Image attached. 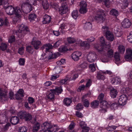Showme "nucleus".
Returning <instances> with one entry per match:
<instances>
[{"label":"nucleus","instance_id":"obj_1","mask_svg":"<svg viewBox=\"0 0 132 132\" xmlns=\"http://www.w3.org/2000/svg\"><path fill=\"white\" fill-rule=\"evenodd\" d=\"M100 42L101 44V45L100 46L98 44L94 46V48L99 52L104 53L105 52L103 50L104 49V47L108 49H110V45L109 43L108 44H106L105 40L103 36L101 37Z\"/></svg>","mask_w":132,"mask_h":132},{"label":"nucleus","instance_id":"obj_2","mask_svg":"<svg viewBox=\"0 0 132 132\" xmlns=\"http://www.w3.org/2000/svg\"><path fill=\"white\" fill-rule=\"evenodd\" d=\"M94 12L96 14L95 17V19L97 22H103L104 20L105 17L103 11L101 9L95 10Z\"/></svg>","mask_w":132,"mask_h":132},{"label":"nucleus","instance_id":"obj_3","mask_svg":"<svg viewBox=\"0 0 132 132\" xmlns=\"http://www.w3.org/2000/svg\"><path fill=\"white\" fill-rule=\"evenodd\" d=\"M50 90L51 92L46 96L47 99L50 100H52L54 98V94L59 95L63 91L61 86L56 87L55 89H51Z\"/></svg>","mask_w":132,"mask_h":132},{"label":"nucleus","instance_id":"obj_4","mask_svg":"<svg viewBox=\"0 0 132 132\" xmlns=\"http://www.w3.org/2000/svg\"><path fill=\"white\" fill-rule=\"evenodd\" d=\"M67 40L68 42L69 43H72L76 42V44H79L80 43V45L81 46L84 47L87 49H88L89 48L90 45L86 41L81 42L80 40H79V41H77L74 38L71 37L68 38Z\"/></svg>","mask_w":132,"mask_h":132},{"label":"nucleus","instance_id":"obj_5","mask_svg":"<svg viewBox=\"0 0 132 132\" xmlns=\"http://www.w3.org/2000/svg\"><path fill=\"white\" fill-rule=\"evenodd\" d=\"M30 30L28 28L25 27V25L22 24L21 25L19 28V30L17 32V33L18 34L19 36L22 37L23 36L29 32Z\"/></svg>","mask_w":132,"mask_h":132},{"label":"nucleus","instance_id":"obj_6","mask_svg":"<svg viewBox=\"0 0 132 132\" xmlns=\"http://www.w3.org/2000/svg\"><path fill=\"white\" fill-rule=\"evenodd\" d=\"M18 116L20 119H24L27 121H29L32 118L31 114L24 111H20L18 113Z\"/></svg>","mask_w":132,"mask_h":132},{"label":"nucleus","instance_id":"obj_7","mask_svg":"<svg viewBox=\"0 0 132 132\" xmlns=\"http://www.w3.org/2000/svg\"><path fill=\"white\" fill-rule=\"evenodd\" d=\"M103 50H104V49ZM104 51L105 52L104 53H102V52L100 53L103 54V55L102 56L101 58V61L103 62H106L108 61V58H111L113 57V53L112 50H110L108 51L106 55H104V54H105V51Z\"/></svg>","mask_w":132,"mask_h":132},{"label":"nucleus","instance_id":"obj_8","mask_svg":"<svg viewBox=\"0 0 132 132\" xmlns=\"http://www.w3.org/2000/svg\"><path fill=\"white\" fill-rule=\"evenodd\" d=\"M43 126H44L47 128H49L52 132H55L59 130V127L56 125H53L47 122H45L43 124Z\"/></svg>","mask_w":132,"mask_h":132},{"label":"nucleus","instance_id":"obj_9","mask_svg":"<svg viewBox=\"0 0 132 132\" xmlns=\"http://www.w3.org/2000/svg\"><path fill=\"white\" fill-rule=\"evenodd\" d=\"M21 7L23 12L26 14L29 13L32 10L31 6L26 3H23L21 5Z\"/></svg>","mask_w":132,"mask_h":132},{"label":"nucleus","instance_id":"obj_10","mask_svg":"<svg viewBox=\"0 0 132 132\" xmlns=\"http://www.w3.org/2000/svg\"><path fill=\"white\" fill-rule=\"evenodd\" d=\"M31 44L36 50H38L42 45L41 42L37 40L35 37H33L31 42Z\"/></svg>","mask_w":132,"mask_h":132},{"label":"nucleus","instance_id":"obj_11","mask_svg":"<svg viewBox=\"0 0 132 132\" xmlns=\"http://www.w3.org/2000/svg\"><path fill=\"white\" fill-rule=\"evenodd\" d=\"M96 58L97 55L95 52H90L87 55V60L90 62H93L96 60Z\"/></svg>","mask_w":132,"mask_h":132},{"label":"nucleus","instance_id":"obj_12","mask_svg":"<svg viewBox=\"0 0 132 132\" xmlns=\"http://www.w3.org/2000/svg\"><path fill=\"white\" fill-rule=\"evenodd\" d=\"M80 9L79 11L80 13L81 14L86 13L87 11V4L86 2L82 1L80 3Z\"/></svg>","mask_w":132,"mask_h":132},{"label":"nucleus","instance_id":"obj_13","mask_svg":"<svg viewBox=\"0 0 132 132\" xmlns=\"http://www.w3.org/2000/svg\"><path fill=\"white\" fill-rule=\"evenodd\" d=\"M127 97L125 94H123L119 97L118 102L119 104L121 105H124L126 103Z\"/></svg>","mask_w":132,"mask_h":132},{"label":"nucleus","instance_id":"obj_14","mask_svg":"<svg viewBox=\"0 0 132 132\" xmlns=\"http://www.w3.org/2000/svg\"><path fill=\"white\" fill-rule=\"evenodd\" d=\"M126 54L125 56V60L128 61H130L132 60V50L130 48H128L126 50Z\"/></svg>","mask_w":132,"mask_h":132},{"label":"nucleus","instance_id":"obj_15","mask_svg":"<svg viewBox=\"0 0 132 132\" xmlns=\"http://www.w3.org/2000/svg\"><path fill=\"white\" fill-rule=\"evenodd\" d=\"M68 9L67 4L66 3L63 4L59 9V13L61 14H65L68 11Z\"/></svg>","mask_w":132,"mask_h":132},{"label":"nucleus","instance_id":"obj_16","mask_svg":"<svg viewBox=\"0 0 132 132\" xmlns=\"http://www.w3.org/2000/svg\"><path fill=\"white\" fill-rule=\"evenodd\" d=\"M82 53L79 51H76L74 52L72 54V59L75 61H77L79 59V57L81 56Z\"/></svg>","mask_w":132,"mask_h":132},{"label":"nucleus","instance_id":"obj_17","mask_svg":"<svg viewBox=\"0 0 132 132\" xmlns=\"http://www.w3.org/2000/svg\"><path fill=\"white\" fill-rule=\"evenodd\" d=\"M5 7L6 11L7 14L11 15L14 13L15 9L12 6H10Z\"/></svg>","mask_w":132,"mask_h":132},{"label":"nucleus","instance_id":"obj_18","mask_svg":"<svg viewBox=\"0 0 132 132\" xmlns=\"http://www.w3.org/2000/svg\"><path fill=\"white\" fill-rule=\"evenodd\" d=\"M32 123L35 124L32 129L33 132H36L40 128V124L38 122H36V119H34V121L32 122Z\"/></svg>","mask_w":132,"mask_h":132},{"label":"nucleus","instance_id":"obj_19","mask_svg":"<svg viewBox=\"0 0 132 132\" xmlns=\"http://www.w3.org/2000/svg\"><path fill=\"white\" fill-rule=\"evenodd\" d=\"M49 55L48 56H45V53H44L42 55V56L43 57L42 59H43L45 61H47L49 60H51L53 59L54 57L53 56V54L51 52H49Z\"/></svg>","mask_w":132,"mask_h":132},{"label":"nucleus","instance_id":"obj_20","mask_svg":"<svg viewBox=\"0 0 132 132\" xmlns=\"http://www.w3.org/2000/svg\"><path fill=\"white\" fill-rule=\"evenodd\" d=\"M105 35L107 39L110 41H113L114 37L113 34L110 31H107L105 33Z\"/></svg>","mask_w":132,"mask_h":132},{"label":"nucleus","instance_id":"obj_21","mask_svg":"<svg viewBox=\"0 0 132 132\" xmlns=\"http://www.w3.org/2000/svg\"><path fill=\"white\" fill-rule=\"evenodd\" d=\"M122 25L124 28L129 27L131 25V23L129 20L127 19H125L122 22Z\"/></svg>","mask_w":132,"mask_h":132},{"label":"nucleus","instance_id":"obj_22","mask_svg":"<svg viewBox=\"0 0 132 132\" xmlns=\"http://www.w3.org/2000/svg\"><path fill=\"white\" fill-rule=\"evenodd\" d=\"M121 82L120 78L118 77L113 78L111 81V83L114 85L119 84Z\"/></svg>","mask_w":132,"mask_h":132},{"label":"nucleus","instance_id":"obj_23","mask_svg":"<svg viewBox=\"0 0 132 132\" xmlns=\"http://www.w3.org/2000/svg\"><path fill=\"white\" fill-rule=\"evenodd\" d=\"M51 17L47 15H44L43 17V20L42 21L43 24H47L50 22L51 21Z\"/></svg>","mask_w":132,"mask_h":132},{"label":"nucleus","instance_id":"obj_24","mask_svg":"<svg viewBox=\"0 0 132 132\" xmlns=\"http://www.w3.org/2000/svg\"><path fill=\"white\" fill-rule=\"evenodd\" d=\"M10 122L12 124L15 125L19 122V119L17 116L12 117L11 118Z\"/></svg>","mask_w":132,"mask_h":132},{"label":"nucleus","instance_id":"obj_25","mask_svg":"<svg viewBox=\"0 0 132 132\" xmlns=\"http://www.w3.org/2000/svg\"><path fill=\"white\" fill-rule=\"evenodd\" d=\"M23 92L22 89H20L18 91L17 93L15 94L16 98L17 100H19L20 98V97H22L24 96Z\"/></svg>","mask_w":132,"mask_h":132},{"label":"nucleus","instance_id":"obj_26","mask_svg":"<svg viewBox=\"0 0 132 132\" xmlns=\"http://www.w3.org/2000/svg\"><path fill=\"white\" fill-rule=\"evenodd\" d=\"M118 93L117 90L115 89L112 88L111 89L110 91V95L112 98L116 97Z\"/></svg>","mask_w":132,"mask_h":132},{"label":"nucleus","instance_id":"obj_27","mask_svg":"<svg viewBox=\"0 0 132 132\" xmlns=\"http://www.w3.org/2000/svg\"><path fill=\"white\" fill-rule=\"evenodd\" d=\"M86 95H84L82 98V100L84 106L86 107H88L89 106V103L88 100L86 99Z\"/></svg>","mask_w":132,"mask_h":132},{"label":"nucleus","instance_id":"obj_28","mask_svg":"<svg viewBox=\"0 0 132 132\" xmlns=\"http://www.w3.org/2000/svg\"><path fill=\"white\" fill-rule=\"evenodd\" d=\"M99 104L98 101L95 100L90 103V107L93 109H96L97 108Z\"/></svg>","mask_w":132,"mask_h":132},{"label":"nucleus","instance_id":"obj_29","mask_svg":"<svg viewBox=\"0 0 132 132\" xmlns=\"http://www.w3.org/2000/svg\"><path fill=\"white\" fill-rule=\"evenodd\" d=\"M14 13L15 15L17 17H19L21 15V11L20 10V9L18 7H16L14 9Z\"/></svg>","mask_w":132,"mask_h":132},{"label":"nucleus","instance_id":"obj_30","mask_svg":"<svg viewBox=\"0 0 132 132\" xmlns=\"http://www.w3.org/2000/svg\"><path fill=\"white\" fill-rule=\"evenodd\" d=\"M110 14L113 16H117L119 15V12L115 9H113L110 12Z\"/></svg>","mask_w":132,"mask_h":132},{"label":"nucleus","instance_id":"obj_31","mask_svg":"<svg viewBox=\"0 0 132 132\" xmlns=\"http://www.w3.org/2000/svg\"><path fill=\"white\" fill-rule=\"evenodd\" d=\"M42 5L44 9H47L49 7V5L46 0H43L42 2Z\"/></svg>","mask_w":132,"mask_h":132},{"label":"nucleus","instance_id":"obj_32","mask_svg":"<svg viewBox=\"0 0 132 132\" xmlns=\"http://www.w3.org/2000/svg\"><path fill=\"white\" fill-rule=\"evenodd\" d=\"M92 27L91 24L89 22H86L84 26V28L86 30L92 28Z\"/></svg>","mask_w":132,"mask_h":132},{"label":"nucleus","instance_id":"obj_33","mask_svg":"<svg viewBox=\"0 0 132 132\" xmlns=\"http://www.w3.org/2000/svg\"><path fill=\"white\" fill-rule=\"evenodd\" d=\"M71 101L69 98H66L63 100V103L66 106L70 105L71 102Z\"/></svg>","mask_w":132,"mask_h":132},{"label":"nucleus","instance_id":"obj_34","mask_svg":"<svg viewBox=\"0 0 132 132\" xmlns=\"http://www.w3.org/2000/svg\"><path fill=\"white\" fill-rule=\"evenodd\" d=\"M36 15L34 14H31L29 15L28 18L30 22H32L36 18Z\"/></svg>","mask_w":132,"mask_h":132},{"label":"nucleus","instance_id":"obj_35","mask_svg":"<svg viewBox=\"0 0 132 132\" xmlns=\"http://www.w3.org/2000/svg\"><path fill=\"white\" fill-rule=\"evenodd\" d=\"M70 81V78L69 76H67L65 79H62L60 81L61 85L66 84L67 82Z\"/></svg>","mask_w":132,"mask_h":132},{"label":"nucleus","instance_id":"obj_36","mask_svg":"<svg viewBox=\"0 0 132 132\" xmlns=\"http://www.w3.org/2000/svg\"><path fill=\"white\" fill-rule=\"evenodd\" d=\"M37 0H27V2L25 3H27L30 5L31 6L32 5H35L37 4Z\"/></svg>","mask_w":132,"mask_h":132},{"label":"nucleus","instance_id":"obj_37","mask_svg":"<svg viewBox=\"0 0 132 132\" xmlns=\"http://www.w3.org/2000/svg\"><path fill=\"white\" fill-rule=\"evenodd\" d=\"M78 12L77 10H75L72 12L71 15L73 18L76 19L78 17Z\"/></svg>","mask_w":132,"mask_h":132},{"label":"nucleus","instance_id":"obj_38","mask_svg":"<svg viewBox=\"0 0 132 132\" xmlns=\"http://www.w3.org/2000/svg\"><path fill=\"white\" fill-rule=\"evenodd\" d=\"M98 99L100 102L104 100V95L103 93H100L98 97Z\"/></svg>","mask_w":132,"mask_h":132},{"label":"nucleus","instance_id":"obj_39","mask_svg":"<svg viewBox=\"0 0 132 132\" xmlns=\"http://www.w3.org/2000/svg\"><path fill=\"white\" fill-rule=\"evenodd\" d=\"M68 50V48L66 46H61L59 49V51L61 52H64Z\"/></svg>","mask_w":132,"mask_h":132},{"label":"nucleus","instance_id":"obj_40","mask_svg":"<svg viewBox=\"0 0 132 132\" xmlns=\"http://www.w3.org/2000/svg\"><path fill=\"white\" fill-rule=\"evenodd\" d=\"M26 50L30 54H32L33 52V49L31 46H29L27 47Z\"/></svg>","mask_w":132,"mask_h":132},{"label":"nucleus","instance_id":"obj_41","mask_svg":"<svg viewBox=\"0 0 132 132\" xmlns=\"http://www.w3.org/2000/svg\"><path fill=\"white\" fill-rule=\"evenodd\" d=\"M53 46L50 44H46L45 46V51L46 53L47 52H48L49 50L52 48Z\"/></svg>","mask_w":132,"mask_h":132},{"label":"nucleus","instance_id":"obj_42","mask_svg":"<svg viewBox=\"0 0 132 132\" xmlns=\"http://www.w3.org/2000/svg\"><path fill=\"white\" fill-rule=\"evenodd\" d=\"M100 102L101 103V104L103 105V106L102 107L104 108L105 109L106 108H107L109 106V105L108 104L107 102L105 100L102 102Z\"/></svg>","mask_w":132,"mask_h":132},{"label":"nucleus","instance_id":"obj_43","mask_svg":"<svg viewBox=\"0 0 132 132\" xmlns=\"http://www.w3.org/2000/svg\"><path fill=\"white\" fill-rule=\"evenodd\" d=\"M105 5L106 7H109L111 4V1L110 0H103Z\"/></svg>","mask_w":132,"mask_h":132},{"label":"nucleus","instance_id":"obj_44","mask_svg":"<svg viewBox=\"0 0 132 132\" xmlns=\"http://www.w3.org/2000/svg\"><path fill=\"white\" fill-rule=\"evenodd\" d=\"M114 57L115 60L117 62L119 61L120 60L119 54L117 52L115 53Z\"/></svg>","mask_w":132,"mask_h":132},{"label":"nucleus","instance_id":"obj_45","mask_svg":"<svg viewBox=\"0 0 132 132\" xmlns=\"http://www.w3.org/2000/svg\"><path fill=\"white\" fill-rule=\"evenodd\" d=\"M27 130V127H20L18 130V132H26Z\"/></svg>","mask_w":132,"mask_h":132},{"label":"nucleus","instance_id":"obj_46","mask_svg":"<svg viewBox=\"0 0 132 132\" xmlns=\"http://www.w3.org/2000/svg\"><path fill=\"white\" fill-rule=\"evenodd\" d=\"M119 50V52L121 53H123L125 50V48L122 45H120L118 47Z\"/></svg>","mask_w":132,"mask_h":132},{"label":"nucleus","instance_id":"obj_47","mask_svg":"<svg viewBox=\"0 0 132 132\" xmlns=\"http://www.w3.org/2000/svg\"><path fill=\"white\" fill-rule=\"evenodd\" d=\"M0 47L2 51H4L6 49L7 45L5 43H2L1 44V46H0Z\"/></svg>","mask_w":132,"mask_h":132},{"label":"nucleus","instance_id":"obj_48","mask_svg":"<svg viewBox=\"0 0 132 132\" xmlns=\"http://www.w3.org/2000/svg\"><path fill=\"white\" fill-rule=\"evenodd\" d=\"M118 105V104L116 103H113L111 104L110 107L112 109L115 110L117 109V107Z\"/></svg>","mask_w":132,"mask_h":132},{"label":"nucleus","instance_id":"obj_49","mask_svg":"<svg viewBox=\"0 0 132 132\" xmlns=\"http://www.w3.org/2000/svg\"><path fill=\"white\" fill-rule=\"evenodd\" d=\"M89 68L93 72L96 70V68L95 65L93 63L90 64L89 66Z\"/></svg>","mask_w":132,"mask_h":132},{"label":"nucleus","instance_id":"obj_50","mask_svg":"<svg viewBox=\"0 0 132 132\" xmlns=\"http://www.w3.org/2000/svg\"><path fill=\"white\" fill-rule=\"evenodd\" d=\"M117 127L116 126H110L107 128V129L108 131H112L114 130Z\"/></svg>","mask_w":132,"mask_h":132},{"label":"nucleus","instance_id":"obj_51","mask_svg":"<svg viewBox=\"0 0 132 132\" xmlns=\"http://www.w3.org/2000/svg\"><path fill=\"white\" fill-rule=\"evenodd\" d=\"M96 77L98 79L103 80L104 79V76L99 73H98L97 74Z\"/></svg>","mask_w":132,"mask_h":132},{"label":"nucleus","instance_id":"obj_52","mask_svg":"<svg viewBox=\"0 0 132 132\" xmlns=\"http://www.w3.org/2000/svg\"><path fill=\"white\" fill-rule=\"evenodd\" d=\"M10 124L9 123H7L3 128L2 130L3 131H6L8 129L9 127L10 126Z\"/></svg>","mask_w":132,"mask_h":132},{"label":"nucleus","instance_id":"obj_53","mask_svg":"<svg viewBox=\"0 0 132 132\" xmlns=\"http://www.w3.org/2000/svg\"><path fill=\"white\" fill-rule=\"evenodd\" d=\"M127 39L129 42L132 43V31L130 32L129 35L127 37Z\"/></svg>","mask_w":132,"mask_h":132},{"label":"nucleus","instance_id":"obj_54","mask_svg":"<svg viewBox=\"0 0 132 132\" xmlns=\"http://www.w3.org/2000/svg\"><path fill=\"white\" fill-rule=\"evenodd\" d=\"M83 108V106L80 103H79L76 106V108L77 110L82 109Z\"/></svg>","mask_w":132,"mask_h":132},{"label":"nucleus","instance_id":"obj_55","mask_svg":"<svg viewBox=\"0 0 132 132\" xmlns=\"http://www.w3.org/2000/svg\"><path fill=\"white\" fill-rule=\"evenodd\" d=\"M92 83V81L90 79H88L86 85V87H89L91 85Z\"/></svg>","mask_w":132,"mask_h":132},{"label":"nucleus","instance_id":"obj_56","mask_svg":"<svg viewBox=\"0 0 132 132\" xmlns=\"http://www.w3.org/2000/svg\"><path fill=\"white\" fill-rule=\"evenodd\" d=\"M59 77V75H52L51 76V77L50 78V80H54L56 79L57 78Z\"/></svg>","mask_w":132,"mask_h":132},{"label":"nucleus","instance_id":"obj_57","mask_svg":"<svg viewBox=\"0 0 132 132\" xmlns=\"http://www.w3.org/2000/svg\"><path fill=\"white\" fill-rule=\"evenodd\" d=\"M28 101L29 104H31L34 102L35 100L32 97H29L28 98Z\"/></svg>","mask_w":132,"mask_h":132},{"label":"nucleus","instance_id":"obj_58","mask_svg":"<svg viewBox=\"0 0 132 132\" xmlns=\"http://www.w3.org/2000/svg\"><path fill=\"white\" fill-rule=\"evenodd\" d=\"M24 51V48L22 47L19 49L18 52L20 54L22 55Z\"/></svg>","mask_w":132,"mask_h":132},{"label":"nucleus","instance_id":"obj_59","mask_svg":"<svg viewBox=\"0 0 132 132\" xmlns=\"http://www.w3.org/2000/svg\"><path fill=\"white\" fill-rule=\"evenodd\" d=\"M61 41L60 40L57 41L56 42H55L53 45V47H56L59 46L60 44Z\"/></svg>","mask_w":132,"mask_h":132},{"label":"nucleus","instance_id":"obj_60","mask_svg":"<svg viewBox=\"0 0 132 132\" xmlns=\"http://www.w3.org/2000/svg\"><path fill=\"white\" fill-rule=\"evenodd\" d=\"M8 0H0V5H5L8 3Z\"/></svg>","mask_w":132,"mask_h":132},{"label":"nucleus","instance_id":"obj_61","mask_svg":"<svg viewBox=\"0 0 132 132\" xmlns=\"http://www.w3.org/2000/svg\"><path fill=\"white\" fill-rule=\"evenodd\" d=\"M25 62V60L24 59H20L19 60V64L20 65H24Z\"/></svg>","mask_w":132,"mask_h":132},{"label":"nucleus","instance_id":"obj_62","mask_svg":"<svg viewBox=\"0 0 132 132\" xmlns=\"http://www.w3.org/2000/svg\"><path fill=\"white\" fill-rule=\"evenodd\" d=\"M109 29L108 27L106 26H103L102 28V30L104 32H106L107 31H109L108 30ZM106 32H105V33Z\"/></svg>","mask_w":132,"mask_h":132},{"label":"nucleus","instance_id":"obj_63","mask_svg":"<svg viewBox=\"0 0 132 132\" xmlns=\"http://www.w3.org/2000/svg\"><path fill=\"white\" fill-rule=\"evenodd\" d=\"M15 40V37L14 36H11L9 38V42L10 43H12L14 42Z\"/></svg>","mask_w":132,"mask_h":132},{"label":"nucleus","instance_id":"obj_64","mask_svg":"<svg viewBox=\"0 0 132 132\" xmlns=\"http://www.w3.org/2000/svg\"><path fill=\"white\" fill-rule=\"evenodd\" d=\"M82 128V132H88L89 129V128L86 126Z\"/></svg>","mask_w":132,"mask_h":132}]
</instances>
